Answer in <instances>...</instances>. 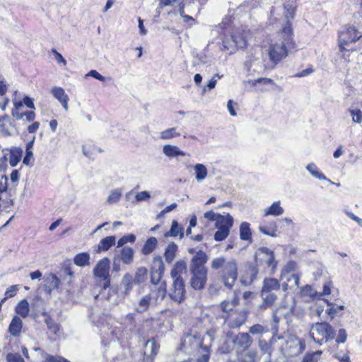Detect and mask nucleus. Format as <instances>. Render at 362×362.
Segmentation results:
<instances>
[{
    "instance_id": "7c9ffc66",
    "label": "nucleus",
    "mask_w": 362,
    "mask_h": 362,
    "mask_svg": "<svg viewBox=\"0 0 362 362\" xmlns=\"http://www.w3.org/2000/svg\"><path fill=\"white\" fill-rule=\"evenodd\" d=\"M136 284L134 281V277L130 274H126L122 278V285L124 287V295H128L132 289L133 285Z\"/></svg>"
},
{
    "instance_id": "39448f33",
    "label": "nucleus",
    "mask_w": 362,
    "mask_h": 362,
    "mask_svg": "<svg viewBox=\"0 0 362 362\" xmlns=\"http://www.w3.org/2000/svg\"><path fill=\"white\" fill-rule=\"evenodd\" d=\"M249 35V30L246 28H240L233 33L230 37L224 34L222 40V50H228L230 53L235 49L244 48L247 45V38Z\"/></svg>"
},
{
    "instance_id": "9b49d317",
    "label": "nucleus",
    "mask_w": 362,
    "mask_h": 362,
    "mask_svg": "<svg viewBox=\"0 0 362 362\" xmlns=\"http://www.w3.org/2000/svg\"><path fill=\"white\" fill-rule=\"evenodd\" d=\"M192 274L191 286L196 290L204 288L207 279V269L190 270Z\"/></svg>"
},
{
    "instance_id": "72a5a7b5",
    "label": "nucleus",
    "mask_w": 362,
    "mask_h": 362,
    "mask_svg": "<svg viewBox=\"0 0 362 362\" xmlns=\"http://www.w3.org/2000/svg\"><path fill=\"white\" fill-rule=\"evenodd\" d=\"M120 259L124 264H130L134 257V250L130 247L126 246L120 250Z\"/></svg>"
},
{
    "instance_id": "f3484780",
    "label": "nucleus",
    "mask_w": 362,
    "mask_h": 362,
    "mask_svg": "<svg viewBox=\"0 0 362 362\" xmlns=\"http://www.w3.org/2000/svg\"><path fill=\"white\" fill-rule=\"evenodd\" d=\"M163 153L169 158L185 156L187 153L182 151L177 146L166 144L163 146Z\"/></svg>"
},
{
    "instance_id": "bf43d9fd",
    "label": "nucleus",
    "mask_w": 362,
    "mask_h": 362,
    "mask_svg": "<svg viewBox=\"0 0 362 362\" xmlns=\"http://www.w3.org/2000/svg\"><path fill=\"white\" fill-rule=\"evenodd\" d=\"M46 362H70L66 358L59 356H52L47 353H42Z\"/></svg>"
},
{
    "instance_id": "bb28decb",
    "label": "nucleus",
    "mask_w": 362,
    "mask_h": 362,
    "mask_svg": "<svg viewBox=\"0 0 362 362\" xmlns=\"http://www.w3.org/2000/svg\"><path fill=\"white\" fill-rule=\"evenodd\" d=\"M182 238L184 236L183 228L180 226L177 221L173 220L172 221L171 228L169 231L165 233V237H177Z\"/></svg>"
},
{
    "instance_id": "473e14b6",
    "label": "nucleus",
    "mask_w": 362,
    "mask_h": 362,
    "mask_svg": "<svg viewBox=\"0 0 362 362\" xmlns=\"http://www.w3.org/2000/svg\"><path fill=\"white\" fill-rule=\"evenodd\" d=\"M16 313L23 318L28 316L30 308L29 303L27 300L24 299L21 300L16 307Z\"/></svg>"
},
{
    "instance_id": "4c0bfd02",
    "label": "nucleus",
    "mask_w": 362,
    "mask_h": 362,
    "mask_svg": "<svg viewBox=\"0 0 362 362\" xmlns=\"http://www.w3.org/2000/svg\"><path fill=\"white\" fill-rule=\"evenodd\" d=\"M286 282L283 283L281 285L282 290L284 292L287 291V290L288 289V287H289L288 283L291 282L292 281H293V285L291 286V288H292V287L298 288L299 287L300 276L298 274L293 273L291 276L286 277Z\"/></svg>"
},
{
    "instance_id": "6e6552de",
    "label": "nucleus",
    "mask_w": 362,
    "mask_h": 362,
    "mask_svg": "<svg viewBox=\"0 0 362 362\" xmlns=\"http://www.w3.org/2000/svg\"><path fill=\"white\" fill-rule=\"evenodd\" d=\"M110 261L107 257H104L98 261L93 269V274L100 281H104L103 288L105 290L110 284Z\"/></svg>"
},
{
    "instance_id": "37998d69",
    "label": "nucleus",
    "mask_w": 362,
    "mask_h": 362,
    "mask_svg": "<svg viewBox=\"0 0 362 362\" xmlns=\"http://www.w3.org/2000/svg\"><path fill=\"white\" fill-rule=\"evenodd\" d=\"M296 262L294 261L288 262L281 270V279L282 280L284 278L288 277V275L291 272H294L296 270Z\"/></svg>"
},
{
    "instance_id": "a18cd8bd",
    "label": "nucleus",
    "mask_w": 362,
    "mask_h": 362,
    "mask_svg": "<svg viewBox=\"0 0 362 362\" xmlns=\"http://www.w3.org/2000/svg\"><path fill=\"white\" fill-rule=\"evenodd\" d=\"M327 304L330 308L327 309L326 313L331 317V319L334 318V317L339 314V311L344 310V305H338L337 304L329 303H327Z\"/></svg>"
},
{
    "instance_id": "f704fd0d",
    "label": "nucleus",
    "mask_w": 362,
    "mask_h": 362,
    "mask_svg": "<svg viewBox=\"0 0 362 362\" xmlns=\"http://www.w3.org/2000/svg\"><path fill=\"white\" fill-rule=\"evenodd\" d=\"M159 349V346L154 339H149L144 346V354L148 356L156 355Z\"/></svg>"
},
{
    "instance_id": "de8ad7c7",
    "label": "nucleus",
    "mask_w": 362,
    "mask_h": 362,
    "mask_svg": "<svg viewBox=\"0 0 362 362\" xmlns=\"http://www.w3.org/2000/svg\"><path fill=\"white\" fill-rule=\"evenodd\" d=\"M175 4H177L179 7L183 5L182 0H160L156 10L157 16H159L160 14V12L159 11L160 9L163 8L165 6H173Z\"/></svg>"
},
{
    "instance_id": "423d86ee",
    "label": "nucleus",
    "mask_w": 362,
    "mask_h": 362,
    "mask_svg": "<svg viewBox=\"0 0 362 362\" xmlns=\"http://www.w3.org/2000/svg\"><path fill=\"white\" fill-rule=\"evenodd\" d=\"M310 334L313 341L317 344L327 341L334 337V332L332 327L326 322H317L313 324L310 328Z\"/></svg>"
},
{
    "instance_id": "f03ea898",
    "label": "nucleus",
    "mask_w": 362,
    "mask_h": 362,
    "mask_svg": "<svg viewBox=\"0 0 362 362\" xmlns=\"http://www.w3.org/2000/svg\"><path fill=\"white\" fill-rule=\"evenodd\" d=\"M186 263L182 260L176 262L170 271L173 282L169 288L168 296L177 303H180L185 298L186 291L183 276H186Z\"/></svg>"
},
{
    "instance_id": "b1692460",
    "label": "nucleus",
    "mask_w": 362,
    "mask_h": 362,
    "mask_svg": "<svg viewBox=\"0 0 362 362\" xmlns=\"http://www.w3.org/2000/svg\"><path fill=\"white\" fill-rule=\"evenodd\" d=\"M296 301L293 298H290L288 305L282 308L280 312V316H283L286 320H289L292 315H295Z\"/></svg>"
},
{
    "instance_id": "c9c22d12",
    "label": "nucleus",
    "mask_w": 362,
    "mask_h": 362,
    "mask_svg": "<svg viewBox=\"0 0 362 362\" xmlns=\"http://www.w3.org/2000/svg\"><path fill=\"white\" fill-rule=\"evenodd\" d=\"M115 237L113 235L103 238L98 244V251H107L112 245L115 244Z\"/></svg>"
},
{
    "instance_id": "e2e57ef3",
    "label": "nucleus",
    "mask_w": 362,
    "mask_h": 362,
    "mask_svg": "<svg viewBox=\"0 0 362 362\" xmlns=\"http://www.w3.org/2000/svg\"><path fill=\"white\" fill-rule=\"evenodd\" d=\"M151 197L150 193L147 191H142L138 192L135 195V200L136 202H141L148 200Z\"/></svg>"
},
{
    "instance_id": "c85d7f7f",
    "label": "nucleus",
    "mask_w": 362,
    "mask_h": 362,
    "mask_svg": "<svg viewBox=\"0 0 362 362\" xmlns=\"http://www.w3.org/2000/svg\"><path fill=\"white\" fill-rule=\"evenodd\" d=\"M46 281L49 284L48 286H45V291L48 294H50L53 289L58 288L60 281L55 274H49L46 277Z\"/></svg>"
},
{
    "instance_id": "f257e3e1",
    "label": "nucleus",
    "mask_w": 362,
    "mask_h": 362,
    "mask_svg": "<svg viewBox=\"0 0 362 362\" xmlns=\"http://www.w3.org/2000/svg\"><path fill=\"white\" fill-rule=\"evenodd\" d=\"M293 31L288 22L278 34V40L272 41L266 49L269 61L274 66L285 59L288 54V49L293 44Z\"/></svg>"
},
{
    "instance_id": "393cba45",
    "label": "nucleus",
    "mask_w": 362,
    "mask_h": 362,
    "mask_svg": "<svg viewBox=\"0 0 362 362\" xmlns=\"http://www.w3.org/2000/svg\"><path fill=\"white\" fill-rule=\"evenodd\" d=\"M246 321V315L243 312L231 316L228 320V325L230 328H237L243 325Z\"/></svg>"
},
{
    "instance_id": "4468645a",
    "label": "nucleus",
    "mask_w": 362,
    "mask_h": 362,
    "mask_svg": "<svg viewBox=\"0 0 362 362\" xmlns=\"http://www.w3.org/2000/svg\"><path fill=\"white\" fill-rule=\"evenodd\" d=\"M167 293L166 284L165 281L160 283L158 286L151 288V292L148 294L151 297L153 305H156L160 303Z\"/></svg>"
},
{
    "instance_id": "2f4dec72",
    "label": "nucleus",
    "mask_w": 362,
    "mask_h": 362,
    "mask_svg": "<svg viewBox=\"0 0 362 362\" xmlns=\"http://www.w3.org/2000/svg\"><path fill=\"white\" fill-rule=\"evenodd\" d=\"M22 150L19 148H15L10 151L8 161L12 167H16L20 162L22 157Z\"/></svg>"
},
{
    "instance_id": "49530a36",
    "label": "nucleus",
    "mask_w": 362,
    "mask_h": 362,
    "mask_svg": "<svg viewBox=\"0 0 362 362\" xmlns=\"http://www.w3.org/2000/svg\"><path fill=\"white\" fill-rule=\"evenodd\" d=\"M148 270L146 268L141 267L138 268L135 277L134 278L136 284H141L145 281L147 279Z\"/></svg>"
},
{
    "instance_id": "6e6d98bb",
    "label": "nucleus",
    "mask_w": 362,
    "mask_h": 362,
    "mask_svg": "<svg viewBox=\"0 0 362 362\" xmlns=\"http://www.w3.org/2000/svg\"><path fill=\"white\" fill-rule=\"evenodd\" d=\"M216 228L217 231L214 234V240L216 241H222L228 236L230 230L220 228Z\"/></svg>"
},
{
    "instance_id": "864d4df0",
    "label": "nucleus",
    "mask_w": 362,
    "mask_h": 362,
    "mask_svg": "<svg viewBox=\"0 0 362 362\" xmlns=\"http://www.w3.org/2000/svg\"><path fill=\"white\" fill-rule=\"evenodd\" d=\"M321 354L322 351H317L311 354H307L304 356L302 362H317L320 359Z\"/></svg>"
},
{
    "instance_id": "a211bd4d",
    "label": "nucleus",
    "mask_w": 362,
    "mask_h": 362,
    "mask_svg": "<svg viewBox=\"0 0 362 362\" xmlns=\"http://www.w3.org/2000/svg\"><path fill=\"white\" fill-rule=\"evenodd\" d=\"M284 213V209L281 206V202H274L271 206L264 209V216H280Z\"/></svg>"
},
{
    "instance_id": "9d476101",
    "label": "nucleus",
    "mask_w": 362,
    "mask_h": 362,
    "mask_svg": "<svg viewBox=\"0 0 362 362\" xmlns=\"http://www.w3.org/2000/svg\"><path fill=\"white\" fill-rule=\"evenodd\" d=\"M165 272V265L160 257L153 258V265L151 271V281L154 286H159Z\"/></svg>"
},
{
    "instance_id": "8fccbe9b",
    "label": "nucleus",
    "mask_w": 362,
    "mask_h": 362,
    "mask_svg": "<svg viewBox=\"0 0 362 362\" xmlns=\"http://www.w3.org/2000/svg\"><path fill=\"white\" fill-rule=\"evenodd\" d=\"M284 8L286 10L285 11V13H284V16H285V23L284 24L283 27L288 22L292 26V24L290 22V20L289 19H293L294 18V15H295V11H296V9H295V7L293 6L292 5H289V4H284Z\"/></svg>"
},
{
    "instance_id": "2eb2a0df",
    "label": "nucleus",
    "mask_w": 362,
    "mask_h": 362,
    "mask_svg": "<svg viewBox=\"0 0 362 362\" xmlns=\"http://www.w3.org/2000/svg\"><path fill=\"white\" fill-rule=\"evenodd\" d=\"M207 259L206 254L202 250H199L192 259L189 266L190 270L206 269L204 264L207 262Z\"/></svg>"
},
{
    "instance_id": "412c9836",
    "label": "nucleus",
    "mask_w": 362,
    "mask_h": 362,
    "mask_svg": "<svg viewBox=\"0 0 362 362\" xmlns=\"http://www.w3.org/2000/svg\"><path fill=\"white\" fill-rule=\"evenodd\" d=\"M233 225V218L229 214L221 215V216L217 219V222L215 223L216 228H223L228 230H230Z\"/></svg>"
},
{
    "instance_id": "f8f14e48",
    "label": "nucleus",
    "mask_w": 362,
    "mask_h": 362,
    "mask_svg": "<svg viewBox=\"0 0 362 362\" xmlns=\"http://www.w3.org/2000/svg\"><path fill=\"white\" fill-rule=\"evenodd\" d=\"M284 349L288 352V355L296 356L303 351L304 345L299 338L291 336L286 341Z\"/></svg>"
},
{
    "instance_id": "603ef678",
    "label": "nucleus",
    "mask_w": 362,
    "mask_h": 362,
    "mask_svg": "<svg viewBox=\"0 0 362 362\" xmlns=\"http://www.w3.org/2000/svg\"><path fill=\"white\" fill-rule=\"evenodd\" d=\"M249 332L253 335H262L268 332V329L259 324H256L250 327Z\"/></svg>"
},
{
    "instance_id": "c756f323",
    "label": "nucleus",
    "mask_w": 362,
    "mask_h": 362,
    "mask_svg": "<svg viewBox=\"0 0 362 362\" xmlns=\"http://www.w3.org/2000/svg\"><path fill=\"white\" fill-rule=\"evenodd\" d=\"M90 256L88 252L77 254L74 258V263L78 267H86L90 264Z\"/></svg>"
},
{
    "instance_id": "ddd939ff",
    "label": "nucleus",
    "mask_w": 362,
    "mask_h": 362,
    "mask_svg": "<svg viewBox=\"0 0 362 362\" xmlns=\"http://www.w3.org/2000/svg\"><path fill=\"white\" fill-rule=\"evenodd\" d=\"M258 346L260 356H257V351L254 350L255 358L252 362H269L271 360V348L269 344L264 340H259Z\"/></svg>"
},
{
    "instance_id": "5fc2aeb1",
    "label": "nucleus",
    "mask_w": 362,
    "mask_h": 362,
    "mask_svg": "<svg viewBox=\"0 0 362 362\" xmlns=\"http://www.w3.org/2000/svg\"><path fill=\"white\" fill-rule=\"evenodd\" d=\"M352 117V120L356 123L362 122V111L358 108H351L349 110Z\"/></svg>"
},
{
    "instance_id": "7ed1b4c3",
    "label": "nucleus",
    "mask_w": 362,
    "mask_h": 362,
    "mask_svg": "<svg viewBox=\"0 0 362 362\" xmlns=\"http://www.w3.org/2000/svg\"><path fill=\"white\" fill-rule=\"evenodd\" d=\"M211 267L214 270L222 269L221 278L224 285L231 288L238 278L237 262L233 259H227L223 256L214 258Z\"/></svg>"
},
{
    "instance_id": "a19ab883",
    "label": "nucleus",
    "mask_w": 362,
    "mask_h": 362,
    "mask_svg": "<svg viewBox=\"0 0 362 362\" xmlns=\"http://www.w3.org/2000/svg\"><path fill=\"white\" fill-rule=\"evenodd\" d=\"M157 244V239L155 237H151L144 243V245L142 248V253L146 255H149L155 250Z\"/></svg>"
},
{
    "instance_id": "6ab92c4d",
    "label": "nucleus",
    "mask_w": 362,
    "mask_h": 362,
    "mask_svg": "<svg viewBox=\"0 0 362 362\" xmlns=\"http://www.w3.org/2000/svg\"><path fill=\"white\" fill-rule=\"evenodd\" d=\"M238 293L235 292L231 300H225L220 304L221 309L223 312L228 313L239 303Z\"/></svg>"
},
{
    "instance_id": "e433bc0d",
    "label": "nucleus",
    "mask_w": 362,
    "mask_h": 362,
    "mask_svg": "<svg viewBox=\"0 0 362 362\" xmlns=\"http://www.w3.org/2000/svg\"><path fill=\"white\" fill-rule=\"evenodd\" d=\"M180 136V133L177 132L175 127L166 129L160 133V139L163 140H170Z\"/></svg>"
},
{
    "instance_id": "1a4fd4ad",
    "label": "nucleus",
    "mask_w": 362,
    "mask_h": 362,
    "mask_svg": "<svg viewBox=\"0 0 362 362\" xmlns=\"http://www.w3.org/2000/svg\"><path fill=\"white\" fill-rule=\"evenodd\" d=\"M362 36V30H358L354 26H349L344 28L339 33V48L340 50H348L346 46L349 43L354 42Z\"/></svg>"
},
{
    "instance_id": "aec40b11",
    "label": "nucleus",
    "mask_w": 362,
    "mask_h": 362,
    "mask_svg": "<svg viewBox=\"0 0 362 362\" xmlns=\"http://www.w3.org/2000/svg\"><path fill=\"white\" fill-rule=\"evenodd\" d=\"M281 287L279 281L274 278H265L261 291L274 292L279 291Z\"/></svg>"
},
{
    "instance_id": "09e8293b",
    "label": "nucleus",
    "mask_w": 362,
    "mask_h": 362,
    "mask_svg": "<svg viewBox=\"0 0 362 362\" xmlns=\"http://www.w3.org/2000/svg\"><path fill=\"white\" fill-rule=\"evenodd\" d=\"M122 190L117 188L112 190L107 197V202L110 204H115L119 202L122 197Z\"/></svg>"
},
{
    "instance_id": "0eeeda50",
    "label": "nucleus",
    "mask_w": 362,
    "mask_h": 362,
    "mask_svg": "<svg viewBox=\"0 0 362 362\" xmlns=\"http://www.w3.org/2000/svg\"><path fill=\"white\" fill-rule=\"evenodd\" d=\"M255 257L257 266L271 268V274L274 273L277 262L272 250L266 247H259L255 252Z\"/></svg>"
},
{
    "instance_id": "79ce46f5",
    "label": "nucleus",
    "mask_w": 362,
    "mask_h": 362,
    "mask_svg": "<svg viewBox=\"0 0 362 362\" xmlns=\"http://www.w3.org/2000/svg\"><path fill=\"white\" fill-rule=\"evenodd\" d=\"M150 305H153L151 302V297L147 294L143 296L138 303L136 311L138 313H144L148 310Z\"/></svg>"
},
{
    "instance_id": "4d7b16f0",
    "label": "nucleus",
    "mask_w": 362,
    "mask_h": 362,
    "mask_svg": "<svg viewBox=\"0 0 362 362\" xmlns=\"http://www.w3.org/2000/svg\"><path fill=\"white\" fill-rule=\"evenodd\" d=\"M136 240V237L133 234H129L127 235L122 236L118 241H117V247H120L123 246L127 243H134Z\"/></svg>"
},
{
    "instance_id": "5701e85b",
    "label": "nucleus",
    "mask_w": 362,
    "mask_h": 362,
    "mask_svg": "<svg viewBox=\"0 0 362 362\" xmlns=\"http://www.w3.org/2000/svg\"><path fill=\"white\" fill-rule=\"evenodd\" d=\"M261 296L263 300L260 308L265 309L274 305L277 299V295L274 292L261 291Z\"/></svg>"
},
{
    "instance_id": "ea45409f",
    "label": "nucleus",
    "mask_w": 362,
    "mask_h": 362,
    "mask_svg": "<svg viewBox=\"0 0 362 362\" xmlns=\"http://www.w3.org/2000/svg\"><path fill=\"white\" fill-rule=\"evenodd\" d=\"M177 250V246L174 243H170L165 251V259L168 263L173 262L175 257L176 252Z\"/></svg>"
},
{
    "instance_id": "0e129e2a",
    "label": "nucleus",
    "mask_w": 362,
    "mask_h": 362,
    "mask_svg": "<svg viewBox=\"0 0 362 362\" xmlns=\"http://www.w3.org/2000/svg\"><path fill=\"white\" fill-rule=\"evenodd\" d=\"M204 216L205 218H206L211 221L217 222V219H218L219 217L221 216V214H216V213L214 212L213 211H209L204 214Z\"/></svg>"
},
{
    "instance_id": "338daca9",
    "label": "nucleus",
    "mask_w": 362,
    "mask_h": 362,
    "mask_svg": "<svg viewBox=\"0 0 362 362\" xmlns=\"http://www.w3.org/2000/svg\"><path fill=\"white\" fill-rule=\"evenodd\" d=\"M18 290V285H13L8 287L5 293L6 298H12L16 296L17 291Z\"/></svg>"
},
{
    "instance_id": "cd10ccee",
    "label": "nucleus",
    "mask_w": 362,
    "mask_h": 362,
    "mask_svg": "<svg viewBox=\"0 0 362 362\" xmlns=\"http://www.w3.org/2000/svg\"><path fill=\"white\" fill-rule=\"evenodd\" d=\"M259 231L264 235L270 236V237H276L277 236V226L276 222L272 221L269 223V226H259Z\"/></svg>"
},
{
    "instance_id": "20e7f679",
    "label": "nucleus",
    "mask_w": 362,
    "mask_h": 362,
    "mask_svg": "<svg viewBox=\"0 0 362 362\" xmlns=\"http://www.w3.org/2000/svg\"><path fill=\"white\" fill-rule=\"evenodd\" d=\"M231 342L236 350L237 358L239 362H252L255 358V353L254 350L249 349L252 344V339L248 333H238L232 338Z\"/></svg>"
},
{
    "instance_id": "3c124183",
    "label": "nucleus",
    "mask_w": 362,
    "mask_h": 362,
    "mask_svg": "<svg viewBox=\"0 0 362 362\" xmlns=\"http://www.w3.org/2000/svg\"><path fill=\"white\" fill-rule=\"evenodd\" d=\"M117 288H109L107 295L105 297L106 299L113 304H117L119 301L117 296Z\"/></svg>"
},
{
    "instance_id": "a878e982",
    "label": "nucleus",
    "mask_w": 362,
    "mask_h": 362,
    "mask_svg": "<svg viewBox=\"0 0 362 362\" xmlns=\"http://www.w3.org/2000/svg\"><path fill=\"white\" fill-rule=\"evenodd\" d=\"M194 170L196 180L198 182H202L208 175V170L204 164L197 163L194 165Z\"/></svg>"
},
{
    "instance_id": "052dcab7",
    "label": "nucleus",
    "mask_w": 362,
    "mask_h": 362,
    "mask_svg": "<svg viewBox=\"0 0 362 362\" xmlns=\"http://www.w3.org/2000/svg\"><path fill=\"white\" fill-rule=\"evenodd\" d=\"M7 362H25L24 359L18 353H8L6 356Z\"/></svg>"
},
{
    "instance_id": "58836bf2",
    "label": "nucleus",
    "mask_w": 362,
    "mask_h": 362,
    "mask_svg": "<svg viewBox=\"0 0 362 362\" xmlns=\"http://www.w3.org/2000/svg\"><path fill=\"white\" fill-rule=\"evenodd\" d=\"M306 169L313 177L320 180H327L326 176L319 170L318 168L314 163L308 164Z\"/></svg>"
},
{
    "instance_id": "c03bdc74",
    "label": "nucleus",
    "mask_w": 362,
    "mask_h": 362,
    "mask_svg": "<svg viewBox=\"0 0 362 362\" xmlns=\"http://www.w3.org/2000/svg\"><path fill=\"white\" fill-rule=\"evenodd\" d=\"M251 230L250 228V223L243 222L240 226V237L243 240H248L251 238Z\"/></svg>"
},
{
    "instance_id": "dca6fc26",
    "label": "nucleus",
    "mask_w": 362,
    "mask_h": 362,
    "mask_svg": "<svg viewBox=\"0 0 362 362\" xmlns=\"http://www.w3.org/2000/svg\"><path fill=\"white\" fill-rule=\"evenodd\" d=\"M52 95L61 103L65 110H68L69 95L65 93L64 90L58 86L52 88L50 90Z\"/></svg>"
},
{
    "instance_id": "680f3d73",
    "label": "nucleus",
    "mask_w": 362,
    "mask_h": 362,
    "mask_svg": "<svg viewBox=\"0 0 362 362\" xmlns=\"http://www.w3.org/2000/svg\"><path fill=\"white\" fill-rule=\"evenodd\" d=\"M347 339V333L344 329H339L338 331V334L336 338V342L337 344H344L346 342Z\"/></svg>"
},
{
    "instance_id": "69168bd1",
    "label": "nucleus",
    "mask_w": 362,
    "mask_h": 362,
    "mask_svg": "<svg viewBox=\"0 0 362 362\" xmlns=\"http://www.w3.org/2000/svg\"><path fill=\"white\" fill-rule=\"evenodd\" d=\"M179 13L180 15L183 18L185 23H188L189 25H192L194 23V19L192 17L185 14L184 5L180 7Z\"/></svg>"
},
{
    "instance_id": "4be33fe9",
    "label": "nucleus",
    "mask_w": 362,
    "mask_h": 362,
    "mask_svg": "<svg viewBox=\"0 0 362 362\" xmlns=\"http://www.w3.org/2000/svg\"><path fill=\"white\" fill-rule=\"evenodd\" d=\"M23 322L21 319L18 316H14L9 325L8 332L11 335L18 337L21 332Z\"/></svg>"
},
{
    "instance_id": "13d9d810",
    "label": "nucleus",
    "mask_w": 362,
    "mask_h": 362,
    "mask_svg": "<svg viewBox=\"0 0 362 362\" xmlns=\"http://www.w3.org/2000/svg\"><path fill=\"white\" fill-rule=\"evenodd\" d=\"M45 323L49 332H52L54 334H58V332H59V327L50 317L46 318Z\"/></svg>"
},
{
    "instance_id": "774afa93",
    "label": "nucleus",
    "mask_w": 362,
    "mask_h": 362,
    "mask_svg": "<svg viewBox=\"0 0 362 362\" xmlns=\"http://www.w3.org/2000/svg\"><path fill=\"white\" fill-rule=\"evenodd\" d=\"M86 76H91L103 82L105 80V78L96 70H90Z\"/></svg>"
}]
</instances>
